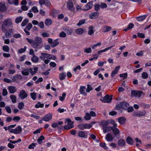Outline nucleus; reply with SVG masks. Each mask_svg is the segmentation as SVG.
I'll return each mask as SVG.
<instances>
[{
    "instance_id": "6ab92c4d",
    "label": "nucleus",
    "mask_w": 151,
    "mask_h": 151,
    "mask_svg": "<svg viewBox=\"0 0 151 151\" xmlns=\"http://www.w3.org/2000/svg\"><path fill=\"white\" fill-rule=\"evenodd\" d=\"M146 114L145 111H139L135 113L134 115L138 117H141L144 116Z\"/></svg>"
},
{
    "instance_id": "4c0bfd02",
    "label": "nucleus",
    "mask_w": 151,
    "mask_h": 151,
    "mask_svg": "<svg viewBox=\"0 0 151 151\" xmlns=\"http://www.w3.org/2000/svg\"><path fill=\"white\" fill-rule=\"evenodd\" d=\"M134 27V24L132 23H130L128 25V27L127 28L124 29V30L125 31H127L129 29H132Z\"/></svg>"
},
{
    "instance_id": "0e129e2a",
    "label": "nucleus",
    "mask_w": 151,
    "mask_h": 151,
    "mask_svg": "<svg viewBox=\"0 0 151 151\" xmlns=\"http://www.w3.org/2000/svg\"><path fill=\"white\" fill-rule=\"evenodd\" d=\"M84 51L86 53H89L91 52V49L90 47L85 48L84 49Z\"/></svg>"
},
{
    "instance_id": "20e7f679",
    "label": "nucleus",
    "mask_w": 151,
    "mask_h": 151,
    "mask_svg": "<svg viewBox=\"0 0 151 151\" xmlns=\"http://www.w3.org/2000/svg\"><path fill=\"white\" fill-rule=\"evenodd\" d=\"M131 95L136 97H139L142 96L144 95V93L142 91H135L132 90L131 91Z\"/></svg>"
},
{
    "instance_id": "2eb2a0df",
    "label": "nucleus",
    "mask_w": 151,
    "mask_h": 151,
    "mask_svg": "<svg viewBox=\"0 0 151 151\" xmlns=\"http://www.w3.org/2000/svg\"><path fill=\"white\" fill-rule=\"evenodd\" d=\"M8 90L11 93H14L17 91L16 87L14 86H10L8 87Z\"/></svg>"
},
{
    "instance_id": "79ce46f5",
    "label": "nucleus",
    "mask_w": 151,
    "mask_h": 151,
    "mask_svg": "<svg viewBox=\"0 0 151 151\" xmlns=\"http://www.w3.org/2000/svg\"><path fill=\"white\" fill-rule=\"evenodd\" d=\"M52 23V22L51 19H47L46 20L45 24L47 26H49L51 25Z\"/></svg>"
},
{
    "instance_id": "ddd939ff",
    "label": "nucleus",
    "mask_w": 151,
    "mask_h": 151,
    "mask_svg": "<svg viewBox=\"0 0 151 151\" xmlns=\"http://www.w3.org/2000/svg\"><path fill=\"white\" fill-rule=\"evenodd\" d=\"M14 30L12 29L7 30L5 33V35L6 37L9 38L11 37L12 34Z\"/></svg>"
},
{
    "instance_id": "9b49d317",
    "label": "nucleus",
    "mask_w": 151,
    "mask_h": 151,
    "mask_svg": "<svg viewBox=\"0 0 151 151\" xmlns=\"http://www.w3.org/2000/svg\"><path fill=\"white\" fill-rule=\"evenodd\" d=\"M52 114L50 113L45 115L42 118V119H43L45 121L47 122L50 120L52 119Z\"/></svg>"
},
{
    "instance_id": "13d9d810",
    "label": "nucleus",
    "mask_w": 151,
    "mask_h": 151,
    "mask_svg": "<svg viewBox=\"0 0 151 151\" xmlns=\"http://www.w3.org/2000/svg\"><path fill=\"white\" fill-rule=\"evenodd\" d=\"M142 77L143 79H146L148 78V75L147 73L145 72H143L142 74Z\"/></svg>"
},
{
    "instance_id": "680f3d73",
    "label": "nucleus",
    "mask_w": 151,
    "mask_h": 151,
    "mask_svg": "<svg viewBox=\"0 0 151 151\" xmlns=\"http://www.w3.org/2000/svg\"><path fill=\"white\" fill-rule=\"evenodd\" d=\"M28 20L27 19H25L22 22L21 24V25L22 27H23L28 22Z\"/></svg>"
},
{
    "instance_id": "aec40b11",
    "label": "nucleus",
    "mask_w": 151,
    "mask_h": 151,
    "mask_svg": "<svg viewBox=\"0 0 151 151\" xmlns=\"http://www.w3.org/2000/svg\"><path fill=\"white\" fill-rule=\"evenodd\" d=\"M48 56L49 54L42 53H41V55L40 56V58L42 60H44L45 58L48 59Z\"/></svg>"
},
{
    "instance_id": "473e14b6",
    "label": "nucleus",
    "mask_w": 151,
    "mask_h": 151,
    "mask_svg": "<svg viewBox=\"0 0 151 151\" xmlns=\"http://www.w3.org/2000/svg\"><path fill=\"white\" fill-rule=\"evenodd\" d=\"M58 39H57L53 41L52 42V44H51V46L52 47H55L57 46L59 44V42L58 41Z\"/></svg>"
},
{
    "instance_id": "393cba45",
    "label": "nucleus",
    "mask_w": 151,
    "mask_h": 151,
    "mask_svg": "<svg viewBox=\"0 0 151 151\" xmlns=\"http://www.w3.org/2000/svg\"><path fill=\"white\" fill-rule=\"evenodd\" d=\"M14 129V134H18L20 133L22 130V128L20 126H18V127H16Z\"/></svg>"
},
{
    "instance_id": "338daca9",
    "label": "nucleus",
    "mask_w": 151,
    "mask_h": 151,
    "mask_svg": "<svg viewBox=\"0 0 151 151\" xmlns=\"http://www.w3.org/2000/svg\"><path fill=\"white\" fill-rule=\"evenodd\" d=\"M100 7L102 9L106 8L107 7V5L105 3H101L100 5Z\"/></svg>"
},
{
    "instance_id": "3c124183",
    "label": "nucleus",
    "mask_w": 151,
    "mask_h": 151,
    "mask_svg": "<svg viewBox=\"0 0 151 151\" xmlns=\"http://www.w3.org/2000/svg\"><path fill=\"white\" fill-rule=\"evenodd\" d=\"M66 95V94L65 93H63L62 94V96H59V99L61 101H63L65 99Z\"/></svg>"
},
{
    "instance_id": "bb28decb",
    "label": "nucleus",
    "mask_w": 151,
    "mask_h": 151,
    "mask_svg": "<svg viewBox=\"0 0 151 151\" xmlns=\"http://www.w3.org/2000/svg\"><path fill=\"white\" fill-rule=\"evenodd\" d=\"M111 29V27L108 26H104L103 28V32H105L110 31Z\"/></svg>"
},
{
    "instance_id": "37998d69",
    "label": "nucleus",
    "mask_w": 151,
    "mask_h": 151,
    "mask_svg": "<svg viewBox=\"0 0 151 151\" xmlns=\"http://www.w3.org/2000/svg\"><path fill=\"white\" fill-rule=\"evenodd\" d=\"M10 98L13 103H15L16 102V97L15 95H11L10 96Z\"/></svg>"
},
{
    "instance_id": "bf43d9fd",
    "label": "nucleus",
    "mask_w": 151,
    "mask_h": 151,
    "mask_svg": "<svg viewBox=\"0 0 151 151\" xmlns=\"http://www.w3.org/2000/svg\"><path fill=\"white\" fill-rule=\"evenodd\" d=\"M92 90L93 88L91 85H88L87 88L86 89V92H89L90 91H92Z\"/></svg>"
},
{
    "instance_id": "c85d7f7f",
    "label": "nucleus",
    "mask_w": 151,
    "mask_h": 151,
    "mask_svg": "<svg viewBox=\"0 0 151 151\" xmlns=\"http://www.w3.org/2000/svg\"><path fill=\"white\" fill-rule=\"evenodd\" d=\"M109 121H103L101 122V124L103 127V128L106 127L109 125Z\"/></svg>"
},
{
    "instance_id": "c9c22d12",
    "label": "nucleus",
    "mask_w": 151,
    "mask_h": 151,
    "mask_svg": "<svg viewBox=\"0 0 151 151\" xmlns=\"http://www.w3.org/2000/svg\"><path fill=\"white\" fill-rule=\"evenodd\" d=\"M83 32V30L82 28H78L76 29V32L78 35H82Z\"/></svg>"
},
{
    "instance_id": "a211bd4d",
    "label": "nucleus",
    "mask_w": 151,
    "mask_h": 151,
    "mask_svg": "<svg viewBox=\"0 0 151 151\" xmlns=\"http://www.w3.org/2000/svg\"><path fill=\"white\" fill-rule=\"evenodd\" d=\"M99 15V13L98 12H93L91 13L89 17L91 19H95L97 18Z\"/></svg>"
},
{
    "instance_id": "f03ea898",
    "label": "nucleus",
    "mask_w": 151,
    "mask_h": 151,
    "mask_svg": "<svg viewBox=\"0 0 151 151\" xmlns=\"http://www.w3.org/2000/svg\"><path fill=\"white\" fill-rule=\"evenodd\" d=\"M13 27V23L11 19L8 18L5 20L3 22L1 27V30L5 32L6 30L9 28Z\"/></svg>"
},
{
    "instance_id": "69168bd1",
    "label": "nucleus",
    "mask_w": 151,
    "mask_h": 151,
    "mask_svg": "<svg viewBox=\"0 0 151 151\" xmlns=\"http://www.w3.org/2000/svg\"><path fill=\"white\" fill-rule=\"evenodd\" d=\"M32 24L29 23L28 24L26 28L25 29H27L29 31L32 28Z\"/></svg>"
},
{
    "instance_id": "0eeeda50",
    "label": "nucleus",
    "mask_w": 151,
    "mask_h": 151,
    "mask_svg": "<svg viewBox=\"0 0 151 151\" xmlns=\"http://www.w3.org/2000/svg\"><path fill=\"white\" fill-rule=\"evenodd\" d=\"M39 3L41 5L45 4V6L48 7H50L51 5L49 0H39Z\"/></svg>"
},
{
    "instance_id": "c756f323",
    "label": "nucleus",
    "mask_w": 151,
    "mask_h": 151,
    "mask_svg": "<svg viewBox=\"0 0 151 151\" xmlns=\"http://www.w3.org/2000/svg\"><path fill=\"white\" fill-rule=\"evenodd\" d=\"M112 129V127H106L103 128V132L104 133H106L107 132L111 131Z\"/></svg>"
},
{
    "instance_id": "ea45409f",
    "label": "nucleus",
    "mask_w": 151,
    "mask_h": 151,
    "mask_svg": "<svg viewBox=\"0 0 151 151\" xmlns=\"http://www.w3.org/2000/svg\"><path fill=\"white\" fill-rule=\"evenodd\" d=\"M65 73H62L59 75V77L60 80H62L65 79Z\"/></svg>"
},
{
    "instance_id": "774afa93",
    "label": "nucleus",
    "mask_w": 151,
    "mask_h": 151,
    "mask_svg": "<svg viewBox=\"0 0 151 151\" xmlns=\"http://www.w3.org/2000/svg\"><path fill=\"white\" fill-rule=\"evenodd\" d=\"M32 9L34 13H37L39 12L37 7L35 6H33L32 8Z\"/></svg>"
},
{
    "instance_id": "cd10ccee",
    "label": "nucleus",
    "mask_w": 151,
    "mask_h": 151,
    "mask_svg": "<svg viewBox=\"0 0 151 151\" xmlns=\"http://www.w3.org/2000/svg\"><path fill=\"white\" fill-rule=\"evenodd\" d=\"M125 141L124 139H121L118 141V144L119 146H123L125 145Z\"/></svg>"
},
{
    "instance_id": "7ed1b4c3",
    "label": "nucleus",
    "mask_w": 151,
    "mask_h": 151,
    "mask_svg": "<svg viewBox=\"0 0 151 151\" xmlns=\"http://www.w3.org/2000/svg\"><path fill=\"white\" fill-rule=\"evenodd\" d=\"M66 122H67L68 125L64 126V128L65 129H69L74 127L73 122L71 121L70 119H66Z\"/></svg>"
},
{
    "instance_id": "58836bf2",
    "label": "nucleus",
    "mask_w": 151,
    "mask_h": 151,
    "mask_svg": "<svg viewBox=\"0 0 151 151\" xmlns=\"http://www.w3.org/2000/svg\"><path fill=\"white\" fill-rule=\"evenodd\" d=\"M112 130L114 134L115 135L119 134L120 133L119 129L117 128H112Z\"/></svg>"
},
{
    "instance_id": "dca6fc26",
    "label": "nucleus",
    "mask_w": 151,
    "mask_h": 151,
    "mask_svg": "<svg viewBox=\"0 0 151 151\" xmlns=\"http://www.w3.org/2000/svg\"><path fill=\"white\" fill-rule=\"evenodd\" d=\"M86 90V88L85 86H81L79 89V91L81 94H83L84 96H86L87 94L85 91Z\"/></svg>"
},
{
    "instance_id": "7c9ffc66",
    "label": "nucleus",
    "mask_w": 151,
    "mask_h": 151,
    "mask_svg": "<svg viewBox=\"0 0 151 151\" xmlns=\"http://www.w3.org/2000/svg\"><path fill=\"white\" fill-rule=\"evenodd\" d=\"M64 30L68 35H71L72 33L73 30L71 28L67 27L65 28Z\"/></svg>"
},
{
    "instance_id": "412c9836",
    "label": "nucleus",
    "mask_w": 151,
    "mask_h": 151,
    "mask_svg": "<svg viewBox=\"0 0 151 151\" xmlns=\"http://www.w3.org/2000/svg\"><path fill=\"white\" fill-rule=\"evenodd\" d=\"M6 9L5 3H0V11L4 12Z\"/></svg>"
},
{
    "instance_id": "f257e3e1",
    "label": "nucleus",
    "mask_w": 151,
    "mask_h": 151,
    "mask_svg": "<svg viewBox=\"0 0 151 151\" xmlns=\"http://www.w3.org/2000/svg\"><path fill=\"white\" fill-rule=\"evenodd\" d=\"M26 40L34 48L40 49L43 47L42 40L39 36L35 37L34 40L27 38H26Z\"/></svg>"
},
{
    "instance_id": "1a4fd4ad",
    "label": "nucleus",
    "mask_w": 151,
    "mask_h": 151,
    "mask_svg": "<svg viewBox=\"0 0 151 151\" xmlns=\"http://www.w3.org/2000/svg\"><path fill=\"white\" fill-rule=\"evenodd\" d=\"M28 96V94L26 93L25 91L22 90L20 91L19 96L22 99H23L26 98Z\"/></svg>"
},
{
    "instance_id": "c03bdc74",
    "label": "nucleus",
    "mask_w": 151,
    "mask_h": 151,
    "mask_svg": "<svg viewBox=\"0 0 151 151\" xmlns=\"http://www.w3.org/2000/svg\"><path fill=\"white\" fill-rule=\"evenodd\" d=\"M3 50L5 52H9V47L7 45H4L2 47Z\"/></svg>"
},
{
    "instance_id": "4d7b16f0",
    "label": "nucleus",
    "mask_w": 151,
    "mask_h": 151,
    "mask_svg": "<svg viewBox=\"0 0 151 151\" xmlns=\"http://www.w3.org/2000/svg\"><path fill=\"white\" fill-rule=\"evenodd\" d=\"M85 119L87 120H89L91 119L90 115L88 113H86L84 117Z\"/></svg>"
},
{
    "instance_id": "de8ad7c7",
    "label": "nucleus",
    "mask_w": 151,
    "mask_h": 151,
    "mask_svg": "<svg viewBox=\"0 0 151 151\" xmlns=\"http://www.w3.org/2000/svg\"><path fill=\"white\" fill-rule=\"evenodd\" d=\"M22 17H17L16 19L15 22L16 23L18 24L22 21Z\"/></svg>"
},
{
    "instance_id": "5701e85b",
    "label": "nucleus",
    "mask_w": 151,
    "mask_h": 151,
    "mask_svg": "<svg viewBox=\"0 0 151 151\" xmlns=\"http://www.w3.org/2000/svg\"><path fill=\"white\" fill-rule=\"evenodd\" d=\"M94 28V27L92 26H90L88 27V34L89 35H91L93 34L94 32V30L93 29Z\"/></svg>"
},
{
    "instance_id": "a18cd8bd",
    "label": "nucleus",
    "mask_w": 151,
    "mask_h": 151,
    "mask_svg": "<svg viewBox=\"0 0 151 151\" xmlns=\"http://www.w3.org/2000/svg\"><path fill=\"white\" fill-rule=\"evenodd\" d=\"M28 69H25L24 70V71L21 72V73L22 75L24 76H28L29 74V72L27 71Z\"/></svg>"
},
{
    "instance_id": "4be33fe9",
    "label": "nucleus",
    "mask_w": 151,
    "mask_h": 151,
    "mask_svg": "<svg viewBox=\"0 0 151 151\" xmlns=\"http://www.w3.org/2000/svg\"><path fill=\"white\" fill-rule=\"evenodd\" d=\"M78 135L79 137L85 139L86 138L88 137L87 135L85 134V132L82 131H80Z\"/></svg>"
},
{
    "instance_id": "423d86ee",
    "label": "nucleus",
    "mask_w": 151,
    "mask_h": 151,
    "mask_svg": "<svg viewBox=\"0 0 151 151\" xmlns=\"http://www.w3.org/2000/svg\"><path fill=\"white\" fill-rule=\"evenodd\" d=\"M92 127L90 124H82L78 125V128L81 130H83L84 129H89Z\"/></svg>"
},
{
    "instance_id": "6e6d98bb",
    "label": "nucleus",
    "mask_w": 151,
    "mask_h": 151,
    "mask_svg": "<svg viewBox=\"0 0 151 151\" xmlns=\"http://www.w3.org/2000/svg\"><path fill=\"white\" fill-rule=\"evenodd\" d=\"M27 47L26 46H24V48H21L18 51V52L19 53H22L25 52L26 50Z\"/></svg>"
},
{
    "instance_id": "f3484780",
    "label": "nucleus",
    "mask_w": 151,
    "mask_h": 151,
    "mask_svg": "<svg viewBox=\"0 0 151 151\" xmlns=\"http://www.w3.org/2000/svg\"><path fill=\"white\" fill-rule=\"evenodd\" d=\"M106 139L108 142H111L114 139V137L112 136V134L110 133H108L106 137Z\"/></svg>"
},
{
    "instance_id": "e433bc0d",
    "label": "nucleus",
    "mask_w": 151,
    "mask_h": 151,
    "mask_svg": "<svg viewBox=\"0 0 151 151\" xmlns=\"http://www.w3.org/2000/svg\"><path fill=\"white\" fill-rule=\"evenodd\" d=\"M126 120V119L123 117H122L119 118L118 121L121 124H124Z\"/></svg>"
},
{
    "instance_id": "6e6552de",
    "label": "nucleus",
    "mask_w": 151,
    "mask_h": 151,
    "mask_svg": "<svg viewBox=\"0 0 151 151\" xmlns=\"http://www.w3.org/2000/svg\"><path fill=\"white\" fill-rule=\"evenodd\" d=\"M112 99V97H110L108 95L105 96L103 99H100V100L104 103H110Z\"/></svg>"
},
{
    "instance_id": "09e8293b",
    "label": "nucleus",
    "mask_w": 151,
    "mask_h": 151,
    "mask_svg": "<svg viewBox=\"0 0 151 151\" xmlns=\"http://www.w3.org/2000/svg\"><path fill=\"white\" fill-rule=\"evenodd\" d=\"M44 139L45 137L43 135L40 136L38 139L37 142L40 144L42 142V140H44Z\"/></svg>"
},
{
    "instance_id": "b1692460",
    "label": "nucleus",
    "mask_w": 151,
    "mask_h": 151,
    "mask_svg": "<svg viewBox=\"0 0 151 151\" xmlns=\"http://www.w3.org/2000/svg\"><path fill=\"white\" fill-rule=\"evenodd\" d=\"M29 72L31 74L33 75L35 74V73H37V71H38V68H34V71H33L32 68H31L29 69L28 70Z\"/></svg>"
},
{
    "instance_id": "9d476101",
    "label": "nucleus",
    "mask_w": 151,
    "mask_h": 151,
    "mask_svg": "<svg viewBox=\"0 0 151 151\" xmlns=\"http://www.w3.org/2000/svg\"><path fill=\"white\" fill-rule=\"evenodd\" d=\"M67 7L70 11H73L75 9L73 6V3L70 1H68L67 3Z\"/></svg>"
},
{
    "instance_id": "5fc2aeb1",
    "label": "nucleus",
    "mask_w": 151,
    "mask_h": 151,
    "mask_svg": "<svg viewBox=\"0 0 151 151\" xmlns=\"http://www.w3.org/2000/svg\"><path fill=\"white\" fill-rule=\"evenodd\" d=\"M24 106V103L22 102H21L18 105V107L19 109L21 110L23 109Z\"/></svg>"
},
{
    "instance_id": "8fccbe9b",
    "label": "nucleus",
    "mask_w": 151,
    "mask_h": 151,
    "mask_svg": "<svg viewBox=\"0 0 151 151\" xmlns=\"http://www.w3.org/2000/svg\"><path fill=\"white\" fill-rule=\"evenodd\" d=\"M30 96L31 98L33 100H35L36 98V93L35 92H33L30 93Z\"/></svg>"
},
{
    "instance_id": "052dcab7",
    "label": "nucleus",
    "mask_w": 151,
    "mask_h": 151,
    "mask_svg": "<svg viewBox=\"0 0 151 151\" xmlns=\"http://www.w3.org/2000/svg\"><path fill=\"white\" fill-rule=\"evenodd\" d=\"M48 59L55 60L56 59V57L55 56L53 55L49 54V56H48Z\"/></svg>"
},
{
    "instance_id": "f704fd0d",
    "label": "nucleus",
    "mask_w": 151,
    "mask_h": 151,
    "mask_svg": "<svg viewBox=\"0 0 151 151\" xmlns=\"http://www.w3.org/2000/svg\"><path fill=\"white\" fill-rule=\"evenodd\" d=\"M8 3L10 4H14L17 5L19 3L18 0H7Z\"/></svg>"
},
{
    "instance_id": "a19ab883",
    "label": "nucleus",
    "mask_w": 151,
    "mask_h": 151,
    "mask_svg": "<svg viewBox=\"0 0 151 151\" xmlns=\"http://www.w3.org/2000/svg\"><path fill=\"white\" fill-rule=\"evenodd\" d=\"M147 17V15H142L139 17H138L137 18V19L138 21H141L143 20L144 19H145Z\"/></svg>"
},
{
    "instance_id": "a878e982",
    "label": "nucleus",
    "mask_w": 151,
    "mask_h": 151,
    "mask_svg": "<svg viewBox=\"0 0 151 151\" xmlns=\"http://www.w3.org/2000/svg\"><path fill=\"white\" fill-rule=\"evenodd\" d=\"M39 58L38 57L35 55L32 56L31 58V60L32 61L35 63H37L38 62Z\"/></svg>"
},
{
    "instance_id": "39448f33",
    "label": "nucleus",
    "mask_w": 151,
    "mask_h": 151,
    "mask_svg": "<svg viewBox=\"0 0 151 151\" xmlns=\"http://www.w3.org/2000/svg\"><path fill=\"white\" fill-rule=\"evenodd\" d=\"M129 104L126 102L123 101L120 103L119 104L116 106V108L118 109L120 108L126 109L129 106Z\"/></svg>"
},
{
    "instance_id": "4468645a",
    "label": "nucleus",
    "mask_w": 151,
    "mask_h": 151,
    "mask_svg": "<svg viewBox=\"0 0 151 151\" xmlns=\"http://www.w3.org/2000/svg\"><path fill=\"white\" fill-rule=\"evenodd\" d=\"M93 6V2L90 1L88 2L85 6V8L83 9L84 10H88L91 9Z\"/></svg>"
},
{
    "instance_id": "864d4df0",
    "label": "nucleus",
    "mask_w": 151,
    "mask_h": 151,
    "mask_svg": "<svg viewBox=\"0 0 151 151\" xmlns=\"http://www.w3.org/2000/svg\"><path fill=\"white\" fill-rule=\"evenodd\" d=\"M85 19H83L80 20L79 22L77 23V25L78 26H80L81 25L84 24L85 23Z\"/></svg>"
},
{
    "instance_id": "49530a36",
    "label": "nucleus",
    "mask_w": 151,
    "mask_h": 151,
    "mask_svg": "<svg viewBox=\"0 0 151 151\" xmlns=\"http://www.w3.org/2000/svg\"><path fill=\"white\" fill-rule=\"evenodd\" d=\"M44 106L43 104H41L40 102H39L35 105V107L37 108H38L39 107L42 108Z\"/></svg>"
},
{
    "instance_id": "72a5a7b5",
    "label": "nucleus",
    "mask_w": 151,
    "mask_h": 151,
    "mask_svg": "<svg viewBox=\"0 0 151 151\" xmlns=\"http://www.w3.org/2000/svg\"><path fill=\"white\" fill-rule=\"evenodd\" d=\"M126 141L128 144L130 145H132L134 142L133 140L130 137H128L126 139Z\"/></svg>"
},
{
    "instance_id": "e2e57ef3",
    "label": "nucleus",
    "mask_w": 151,
    "mask_h": 151,
    "mask_svg": "<svg viewBox=\"0 0 151 151\" xmlns=\"http://www.w3.org/2000/svg\"><path fill=\"white\" fill-rule=\"evenodd\" d=\"M99 145L101 147L104 148L105 150H106L108 148V147L106 146L105 143H100Z\"/></svg>"
},
{
    "instance_id": "f8f14e48",
    "label": "nucleus",
    "mask_w": 151,
    "mask_h": 151,
    "mask_svg": "<svg viewBox=\"0 0 151 151\" xmlns=\"http://www.w3.org/2000/svg\"><path fill=\"white\" fill-rule=\"evenodd\" d=\"M120 67L119 66H116L115 67L114 70L112 72L111 75V77L113 78L118 73Z\"/></svg>"
},
{
    "instance_id": "2f4dec72",
    "label": "nucleus",
    "mask_w": 151,
    "mask_h": 151,
    "mask_svg": "<svg viewBox=\"0 0 151 151\" xmlns=\"http://www.w3.org/2000/svg\"><path fill=\"white\" fill-rule=\"evenodd\" d=\"M113 46H110V47H107V48H106V49H104V50H100V51H98L97 52L98 54L99 55H100L101 53H102V52H106V51H107V50L110 49L112 47H113Z\"/></svg>"
},
{
    "instance_id": "603ef678",
    "label": "nucleus",
    "mask_w": 151,
    "mask_h": 151,
    "mask_svg": "<svg viewBox=\"0 0 151 151\" xmlns=\"http://www.w3.org/2000/svg\"><path fill=\"white\" fill-rule=\"evenodd\" d=\"M59 36L60 37L64 38L66 36V34L63 31L60 32L59 35Z\"/></svg>"
}]
</instances>
